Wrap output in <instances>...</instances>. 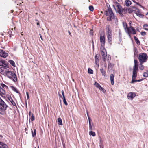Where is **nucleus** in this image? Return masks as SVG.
Wrapping results in <instances>:
<instances>
[{"label": "nucleus", "mask_w": 148, "mask_h": 148, "mask_svg": "<svg viewBox=\"0 0 148 148\" xmlns=\"http://www.w3.org/2000/svg\"><path fill=\"white\" fill-rule=\"evenodd\" d=\"M5 73L8 78L12 80L14 82H16L17 81L16 76L14 71H10L8 69H6L5 70Z\"/></svg>", "instance_id": "1"}, {"label": "nucleus", "mask_w": 148, "mask_h": 148, "mask_svg": "<svg viewBox=\"0 0 148 148\" xmlns=\"http://www.w3.org/2000/svg\"><path fill=\"white\" fill-rule=\"evenodd\" d=\"M105 14L106 16H109L107 18L108 21H111L114 18V14L110 7H108V9L105 11Z\"/></svg>", "instance_id": "2"}, {"label": "nucleus", "mask_w": 148, "mask_h": 148, "mask_svg": "<svg viewBox=\"0 0 148 148\" xmlns=\"http://www.w3.org/2000/svg\"><path fill=\"white\" fill-rule=\"evenodd\" d=\"M148 58L147 54L145 53H141L138 57L140 63L143 64L146 62Z\"/></svg>", "instance_id": "3"}, {"label": "nucleus", "mask_w": 148, "mask_h": 148, "mask_svg": "<svg viewBox=\"0 0 148 148\" xmlns=\"http://www.w3.org/2000/svg\"><path fill=\"white\" fill-rule=\"evenodd\" d=\"M0 114H2V112L5 111L8 107V106L0 97Z\"/></svg>", "instance_id": "4"}, {"label": "nucleus", "mask_w": 148, "mask_h": 148, "mask_svg": "<svg viewBox=\"0 0 148 148\" xmlns=\"http://www.w3.org/2000/svg\"><path fill=\"white\" fill-rule=\"evenodd\" d=\"M115 5L117 8V12L119 14H121V12H125V8L123 9L119 3L116 2Z\"/></svg>", "instance_id": "5"}, {"label": "nucleus", "mask_w": 148, "mask_h": 148, "mask_svg": "<svg viewBox=\"0 0 148 148\" xmlns=\"http://www.w3.org/2000/svg\"><path fill=\"white\" fill-rule=\"evenodd\" d=\"M138 71V68H133V74L132 76L133 78H136L137 76V72Z\"/></svg>", "instance_id": "6"}, {"label": "nucleus", "mask_w": 148, "mask_h": 148, "mask_svg": "<svg viewBox=\"0 0 148 148\" xmlns=\"http://www.w3.org/2000/svg\"><path fill=\"white\" fill-rule=\"evenodd\" d=\"M8 56V54L7 53L5 52L2 50H0V56L3 57L4 58H5L7 56Z\"/></svg>", "instance_id": "7"}, {"label": "nucleus", "mask_w": 148, "mask_h": 148, "mask_svg": "<svg viewBox=\"0 0 148 148\" xmlns=\"http://www.w3.org/2000/svg\"><path fill=\"white\" fill-rule=\"evenodd\" d=\"M101 45H104L105 42V38L104 36L101 35L100 38Z\"/></svg>", "instance_id": "8"}, {"label": "nucleus", "mask_w": 148, "mask_h": 148, "mask_svg": "<svg viewBox=\"0 0 148 148\" xmlns=\"http://www.w3.org/2000/svg\"><path fill=\"white\" fill-rule=\"evenodd\" d=\"M136 94L133 92H130L127 95V98L128 99L132 100L136 96Z\"/></svg>", "instance_id": "9"}, {"label": "nucleus", "mask_w": 148, "mask_h": 148, "mask_svg": "<svg viewBox=\"0 0 148 148\" xmlns=\"http://www.w3.org/2000/svg\"><path fill=\"white\" fill-rule=\"evenodd\" d=\"M107 37L108 38V42L109 43H110L112 41V32L109 33H107L106 34Z\"/></svg>", "instance_id": "10"}, {"label": "nucleus", "mask_w": 148, "mask_h": 148, "mask_svg": "<svg viewBox=\"0 0 148 148\" xmlns=\"http://www.w3.org/2000/svg\"><path fill=\"white\" fill-rule=\"evenodd\" d=\"M101 51V52L102 58L103 59V60L105 61L106 60L105 58V57L107 56L106 51Z\"/></svg>", "instance_id": "11"}, {"label": "nucleus", "mask_w": 148, "mask_h": 148, "mask_svg": "<svg viewBox=\"0 0 148 148\" xmlns=\"http://www.w3.org/2000/svg\"><path fill=\"white\" fill-rule=\"evenodd\" d=\"M106 34L112 32L110 26L109 25H106Z\"/></svg>", "instance_id": "12"}, {"label": "nucleus", "mask_w": 148, "mask_h": 148, "mask_svg": "<svg viewBox=\"0 0 148 148\" xmlns=\"http://www.w3.org/2000/svg\"><path fill=\"white\" fill-rule=\"evenodd\" d=\"M99 55L98 54L96 55L95 57V64L99 66V60L98 59Z\"/></svg>", "instance_id": "13"}, {"label": "nucleus", "mask_w": 148, "mask_h": 148, "mask_svg": "<svg viewBox=\"0 0 148 148\" xmlns=\"http://www.w3.org/2000/svg\"><path fill=\"white\" fill-rule=\"evenodd\" d=\"M134 11L133 9H132L131 8H125V13H126V12H128L129 13H132L133 11Z\"/></svg>", "instance_id": "14"}, {"label": "nucleus", "mask_w": 148, "mask_h": 148, "mask_svg": "<svg viewBox=\"0 0 148 148\" xmlns=\"http://www.w3.org/2000/svg\"><path fill=\"white\" fill-rule=\"evenodd\" d=\"M110 79L111 82V84L112 85H113L114 84V76L112 74H110Z\"/></svg>", "instance_id": "15"}, {"label": "nucleus", "mask_w": 148, "mask_h": 148, "mask_svg": "<svg viewBox=\"0 0 148 148\" xmlns=\"http://www.w3.org/2000/svg\"><path fill=\"white\" fill-rule=\"evenodd\" d=\"M129 28H130V31H131L132 32V34H135L136 33V30L134 29V27H129Z\"/></svg>", "instance_id": "16"}, {"label": "nucleus", "mask_w": 148, "mask_h": 148, "mask_svg": "<svg viewBox=\"0 0 148 148\" xmlns=\"http://www.w3.org/2000/svg\"><path fill=\"white\" fill-rule=\"evenodd\" d=\"M8 147L7 145L4 144L3 143L0 142V148H7Z\"/></svg>", "instance_id": "17"}, {"label": "nucleus", "mask_w": 148, "mask_h": 148, "mask_svg": "<svg viewBox=\"0 0 148 148\" xmlns=\"http://www.w3.org/2000/svg\"><path fill=\"white\" fill-rule=\"evenodd\" d=\"M134 57L138 56V51L137 48L136 47H134Z\"/></svg>", "instance_id": "18"}, {"label": "nucleus", "mask_w": 148, "mask_h": 148, "mask_svg": "<svg viewBox=\"0 0 148 148\" xmlns=\"http://www.w3.org/2000/svg\"><path fill=\"white\" fill-rule=\"evenodd\" d=\"M7 101L8 102H10L14 106H16V104L13 101V100L12 99V98L11 97L10 99L8 100H7Z\"/></svg>", "instance_id": "19"}, {"label": "nucleus", "mask_w": 148, "mask_h": 148, "mask_svg": "<svg viewBox=\"0 0 148 148\" xmlns=\"http://www.w3.org/2000/svg\"><path fill=\"white\" fill-rule=\"evenodd\" d=\"M125 2V5L127 6H129L131 4V2L129 0H126Z\"/></svg>", "instance_id": "20"}, {"label": "nucleus", "mask_w": 148, "mask_h": 148, "mask_svg": "<svg viewBox=\"0 0 148 148\" xmlns=\"http://www.w3.org/2000/svg\"><path fill=\"white\" fill-rule=\"evenodd\" d=\"M134 64L133 68H138V61L135 59L134 60Z\"/></svg>", "instance_id": "21"}, {"label": "nucleus", "mask_w": 148, "mask_h": 148, "mask_svg": "<svg viewBox=\"0 0 148 148\" xmlns=\"http://www.w3.org/2000/svg\"><path fill=\"white\" fill-rule=\"evenodd\" d=\"M134 38L137 44L138 45H140V42L138 38L136 36H134Z\"/></svg>", "instance_id": "22"}, {"label": "nucleus", "mask_w": 148, "mask_h": 148, "mask_svg": "<svg viewBox=\"0 0 148 148\" xmlns=\"http://www.w3.org/2000/svg\"><path fill=\"white\" fill-rule=\"evenodd\" d=\"M89 134L90 136H95L96 135L95 132L92 131H90L89 132Z\"/></svg>", "instance_id": "23"}, {"label": "nucleus", "mask_w": 148, "mask_h": 148, "mask_svg": "<svg viewBox=\"0 0 148 148\" xmlns=\"http://www.w3.org/2000/svg\"><path fill=\"white\" fill-rule=\"evenodd\" d=\"M10 87L14 91L16 92L17 93H19V92L17 90V89L15 87L12 86H10Z\"/></svg>", "instance_id": "24"}, {"label": "nucleus", "mask_w": 148, "mask_h": 148, "mask_svg": "<svg viewBox=\"0 0 148 148\" xmlns=\"http://www.w3.org/2000/svg\"><path fill=\"white\" fill-rule=\"evenodd\" d=\"M58 122L59 125H63L61 119L59 118L58 119Z\"/></svg>", "instance_id": "25"}, {"label": "nucleus", "mask_w": 148, "mask_h": 148, "mask_svg": "<svg viewBox=\"0 0 148 148\" xmlns=\"http://www.w3.org/2000/svg\"><path fill=\"white\" fill-rule=\"evenodd\" d=\"M14 67L15 66V64L14 62L12 60H9L8 61Z\"/></svg>", "instance_id": "26"}, {"label": "nucleus", "mask_w": 148, "mask_h": 148, "mask_svg": "<svg viewBox=\"0 0 148 148\" xmlns=\"http://www.w3.org/2000/svg\"><path fill=\"white\" fill-rule=\"evenodd\" d=\"M123 26L124 27V28L125 30H126L127 29V28H128L129 27H127V24L126 23H125L124 22H123Z\"/></svg>", "instance_id": "27"}, {"label": "nucleus", "mask_w": 148, "mask_h": 148, "mask_svg": "<svg viewBox=\"0 0 148 148\" xmlns=\"http://www.w3.org/2000/svg\"><path fill=\"white\" fill-rule=\"evenodd\" d=\"M100 71L102 75L103 76H105L106 73L105 71L104 70L103 68H101L100 69Z\"/></svg>", "instance_id": "28"}, {"label": "nucleus", "mask_w": 148, "mask_h": 148, "mask_svg": "<svg viewBox=\"0 0 148 148\" xmlns=\"http://www.w3.org/2000/svg\"><path fill=\"white\" fill-rule=\"evenodd\" d=\"M127 32L128 34V35L130 38L131 37V34L132 33V32L131 31H130V28H127Z\"/></svg>", "instance_id": "29"}, {"label": "nucleus", "mask_w": 148, "mask_h": 148, "mask_svg": "<svg viewBox=\"0 0 148 148\" xmlns=\"http://www.w3.org/2000/svg\"><path fill=\"white\" fill-rule=\"evenodd\" d=\"M36 129H34V132H33L32 130V136L33 137H34L36 134Z\"/></svg>", "instance_id": "30"}, {"label": "nucleus", "mask_w": 148, "mask_h": 148, "mask_svg": "<svg viewBox=\"0 0 148 148\" xmlns=\"http://www.w3.org/2000/svg\"><path fill=\"white\" fill-rule=\"evenodd\" d=\"M94 85L96 87L98 88L99 89L101 86L99 84L96 82H95L94 83Z\"/></svg>", "instance_id": "31"}, {"label": "nucleus", "mask_w": 148, "mask_h": 148, "mask_svg": "<svg viewBox=\"0 0 148 148\" xmlns=\"http://www.w3.org/2000/svg\"><path fill=\"white\" fill-rule=\"evenodd\" d=\"M143 64L140 63V66H139V69L141 70H143L144 68V66Z\"/></svg>", "instance_id": "32"}, {"label": "nucleus", "mask_w": 148, "mask_h": 148, "mask_svg": "<svg viewBox=\"0 0 148 148\" xmlns=\"http://www.w3.org/2000/svg\"><path fill=\"white\" fill-rule=\"evenodd\" d=\"M88 72L89 74H92L93 73V71L90 68H88Z\"/></svg>", "instance_id": "33"}, {"label": "nucleus", "mask_w": 148, "mask_h": 148, "mask_svg": "<svg viewBox=\"0 0 148 148\" xmlns=\"http://www.w3.org/2000/svg\"><path fill=\"white\" fill-rule=\"evenodd\" d=\"M136 14L139 17H143V15L141 14L140 12H136Z\"/></svg>", "instance_id": "34"}, {"label": "nucleus", "mask_w": 148, "mask_h": 148, "mask_svg": "<svg viewBox=\"0 0 148 148\" xmlns=\"http://www.w3.org/2000/svg\"><path fill=\"white\" fill-rule=\"evenodd\" d=\"M143 28L145 29L148 30V25H144L143 26Z\"/></svg>", "instance_id": "35"}, {"label": "nucleus", "mask_w": 148, "mask_h": 148, "mask_svg": "<svg viewBox=\"0 0 148 148\" xmlns=\"http://www.w3.org/2000/svg\"><path fill=\"white\" fill-rule=\"evenodd\" d=\"M104 45H101V51H106V49L104 47Z\"/></svg>", "instance_id": "36"}, {"label": "nucleus", "mask_w": 148, "mask_h": 148, "mask_svg": "<svg viewBox=\"0 0 148 148\" xmlns=\"http://www.w3.org/2000/svg\"><path fill=\"white\" fill-rule=\"evenodd\" d=\"M89 130L90 131H91L92 130V126H91L90 122V120H89Z\"/></svg>", "instance_id": "37"}, {"label": "nucleus", "mask_w": 148, "mask_h": 148, "mask_svg": "<svg viewBox=\"0 0 148 148\" xmlns=\"http://www.w3.org/2000/svg\"><path fill=\"white\" fill-rule=\"evenodd\" d=\"M3 64L5 65V62L3 61H0V66H3Z\"/></svg>", "instance_id": "38"}, {"label": "nucleus", "mask_w": 148, "mask_h": 148, "mask_svg": "<svg viewBox=\"0 0 148 148\" xmlns=\"http://www.w3.org/2000/svg\"><path fill=\"white\" fill-rule=\"evenodd\" d=\"M90 10L91 11H92L94 10V8L92 5L90 6L89 7Z\"/></svg>", "instance_id": "39"}, {"label": "nucleus", "mask_w": 148, "mask_h": 148, "mask_svg": "<svg viewBox=\"0 0 148 148\" xmlns=\"http://www.w3.org/2000/svg\"><path fill=\"white\" fill-rule=\"evenodd\" d=\"M63 101L64 104L66 105H68V103L66 100L65 97H64V98H63Z\"/></svg>", "instance_id": "40"}, {"label": "nucleus", "mask_w": 148, "mask_h": 148, "mask_svg": "<svg viewBox=\"0 0 148 148\" xmlns=\"http://www.w3.org/2000/svg\"><path fill=\"white\" fill-rule=\"evenodd\" d=\"M143 76L147 77H148V74L147 73L144 72L143 75Z\"/></svg>", "instance_id": "41"}, {"label": "nucleus", "mask_w": 148, "mask_h": 148, "mask_svg": "<svg viewBox=\"0 0 148 148\" xmlns=\"http://www.w3.org/2000/svg\"><path fill=\"white\" fill-rule=\"evenodd\" d=\"M99 89L101 91H102L104 93H105L106 91L101 86V87H100Z\"/></svg>", "instance_id": "42"}, {"label": "nucleus", "mask_w": 148, "mask_h": 148, "mask_svg": "<svg viewBox=\"0 0 148 148\" xmlns=\"http://www.w3.org/2000/svg\"><path fill=\"white\" fill-rule=\"evenodd\" d=\"M106 57L107 58V60L108 61L110 60L111 58L109 55H107V56L105 57Z\"/></svg>", "instance_id": "43"}, {"label": "nucleus", "mask_w": 148, "mask_h": 148, "mask_svg": "<svg viewBox=\"0 0 148 148\" xmlns=\"http://www.w3.org/2000/svg\"><path fill=\"white\" fill-rule=\"evenodd\" d=\"M30 119L31 120V121H34V116L33 114H32L31 115V116L30 118Z\"/></svg>", "instance_id": "44"}, {"label": "nucleus", "mask_w": 148, "mask_h": 148, "mask_svg": "<svg viewBox=\"0 0 148 148\" xmlns=\"http://www.w3.org/2000/svg\"><path fill=\"white\" fill-rule=\"evenodd\" d=\"M8 88V87L6 85H5V86L3 87V88H2V89L3 90L5 91V89H7Z\"/></svg>", "instance_id": "45"}, {"label": "nucleus", "mask_w": 148, "mask_h": 148, "mask_svg": "<svg viewBox=\"0 0 148 148\" xmlns=\"http://www.w3.org/2000/svg\"><path fill=\"white\" fill-rule=\"evenodd\" d=\"M6 97L7 98V100H8L11 97V96L9 95H7L6 96Z\"/></svg>", "instance_id": "46"}, {"label": "nucleus", "mask_w": 148, "mask_h": 148, "mask_svg": "<svg viewBox=\"0 0 148 148\" xmlns=\"http://www.w3.org/2000/svg\"><path fill=\"white\" fill-rule=\"evenodd\" d=\"M136 78H133L132 77V80L131 81V83H133L134 82H136V80L135 79Z\"/></svg>", "instance_id": "47"}, {"label": "nucleus", "mask_w": 148, "mask_h": 148, "mask_svg": "<svg viewBox=\"0 0 148 148\" xmlns=\"http://www.w3.org/2000/svg\"><path fill=\"white\" fill-rule=\"evenodd\" d=\"M112 67V65L111 64V63H108V68H111Z\"/></svg>", "instance_id": "48"}, {"label": "nucleus", "mask_w": 148, "mask_h": 148, "mask_svg": "<svg viewBox=\"0 0 148 148\" xmlns=\"http://www.w3.org/2000/svg\"><path fill=\"white\" fill-rule=\"evenodd\" d=\"M146 34V33L145 32H141V35L143 36H145Z\"/></svg>", "instance_id": "49"}, {"label": "nucleus", "mask_w": 148, "mask_h": 148, "mask_svg": "<svg viewBox=\"0 0 148 148\" xmlns=\"http://www.w3.org/2000/svg\"><path fill=\"white\" fill-rule=\"evenodd\" d=\"M5 84H3V83H1V87L2 88H3V87L5 86Z\"/></svg>", "instance_id": "50"}, {"label": "nucleus", "mask_w": 148, "mask_h": 148, "mask_svg": "<svg viewBox=\"0 0 148 148\" xmlns=\"http://www.w3.org/2000/svg\"><path fill=\"white\" fill-rule=\"evenodd\" d=\"M62 94V95L63 98H64V97H65L64 95V92L63 90H62L61 91Z\"/></svg>", "instance_id": "51"}, {"label": "nucleus", "mask_w": 148, "mask_h": 148, "mask_svg": "<svg viewBox=\"0 0 148 148\" xmlns=\"http://www.w3.org/2000/svg\"><path fill=\"white\" fill-rule=\"evenodd\" d=\"M3 69H5V70H6V69H7L5 67V66H2V67L0 68V69H1V70H2Z\"/></svg>", "instance_id": "52"}, {"label": "nucleus", "mask_w": 148, "mask_h": 148, "mask_svg": "<svg viewBox=\"0 0 148 148\" xmlns=\"http://www.w3.org/2000/svg\"><path fill=\"white\" fill-rule=\"evenodd\" d=\"M26 95L27 97V99H29V95L27 92H26Z\"/></svg>", "instance_id": "53"}, {"label": "nucleus", "mask_w": 148, "mask_h": 148, "mask_svg": "<svg viewBox=\"0 0 148 148\" xmlns=\"http://www.w3.org/2000/svg\"><path fill=\"white\" fill-rule=\"evenodd\" d=\"M131 8L132 9H133L134 10V11L135 10H136V8L134 7H133Z\"/></svg>", "instance_id": "54"}, {"label": "nucleus", "mask_w": 148, "mask_h": 148, "mask_svg": "<svg viewBox=\"0 0 148 148\" xmlns=\"http://www.w3.org/2000/svg\"><path fill=\"white\" fill-rule=\"evenodd\" d=\"M143 80V79H141L138 80H136V82H140L141 81H142Z\"/></svg>", "instance_id": "55"}, {"label": "nucleus", "mask_w": 148, "mask_h": 148, "mask_svg": "<svg viewBox=\"0 0 148 148\" xmlns=\"http://www.w3.org/2000/svg\"><path fill=\"white\" fill-rule=\"evenodd\" d=\"M136 4L137 5H139V6H141V5H140V4H139V3H137V2H136Z\"/></svg>", "instance_id": "56"}, {"label": "nucleus", "mask_w": 148, "mask_h": 148, "mask_svg": "<svg viewBox=\"0 0 148 148\" xmlns=\"http://www.w3.org/2000/svg\"><path fill=\"white\" fill-rule=\"evenodd\" d=\"M39 35L40 36V38H41V39L42 40H43V39H42V35H41V34H39Z\"/></svg>", "instance_id": "57"}, {"label": "nucleus", "mask_w": 148, "mask_h": 148, "mask_svg": "<svg viewBox=\"0 0 148 148\" xmlns=\"http://www.w3.org/2000/svg\"><path fill=\"white\" fill-rule=\"evenodd\" d=\"M10 33H11V32H9V34L10 35V36L11 37V36H12L13 35H12V34H10Z\"/></svg>", "instance_id": "58"}, {"label": "nucleus", "mask_w": 148, "mask_h": 148, "mask_svg": "<svg viewBox=\"0 0 148 148\" xmlns=\"http://www.w3.org/2000/svg\"><path fill=\"white\" fill-rule=\"evenodd\" d=\"M100 148H103V145H100Z\"/></svg>", "instance_id": "59"}, {"label": "nucleus", "mask_w": 148, "mask_h": 148, "mask_svg": "<svg viewBox=\"0 0 148 148\" xmlns=\"http://www.w3.org/2000/svg\"><path fill=\"white\" fill-rule=\"evenodd\" d=\"M122 12H121V14H120L121 16H123V14H122Z\"/></svg>", "instance_id": "60"}, {"label": "nucleus", "mask_w": 148, "mask_h": 148, "mask_svg": "<svg viewBox=\"0 0 148 148\" xmlns=\"http://www.w3.org/2000/svg\"><path fill=\"white\" fill-rule=\"evenodd\" d=\"M119 2H121L122 1V0H117Z\"/></svg>", "instance_id": "61"}, {"label": "nucleus", "mask_w": 148, "mask_h": 148, "mask_svg": "<svg viewBox=\"0 0 148 148\" xmlns=\"http://www.w3.org/2000/svg\"><path fill=\"white\" fill-rule=\"evenodd\" d=\"M37 25H39V22H38L37 23Z\"/></svg>", "instance_id": "62"}, {"label": "nucleus", "mask_w": 148, "mask_h": 148, "mask_svg": "<svg viewBox=\"0 0 148 148\" xmlns=\"http://www.w3.org/2000/svg\"><path fill=\"white\" fill-rule=\"evenodd\" d=\"M92 42L93 46V47L94 46V42H93V40H92Z\"/></svg>", "instance_id": "63"}, {"label": "nucleus", "mask_w": 148, "mask_h": 148, "mask_svg": "<svg viewBox=\"0 0 148 148\" xmlns=\"http://www.w3.org/2000/svg\"><path fill=\"white\" fill-rule=\"evenodd\" d=\"M148 14V12H147L146 14V15H147Z\"/></svg>", "instance_id": "64"}]
</instances>
